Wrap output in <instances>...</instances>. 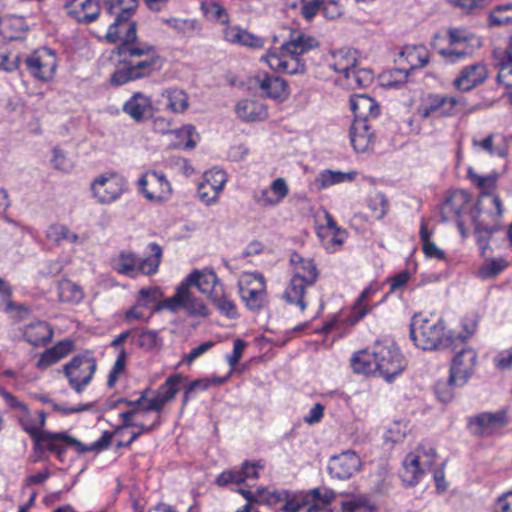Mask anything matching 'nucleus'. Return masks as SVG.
Masks as SVG:
<instances>
[{"mask_svg": "<svg viewBox=\"0 0 512 512\" xmlns=\"http://www.w3.org/2000/svg\"><path fill=\"white\" fill-rule=\"evenodd\" d=\"M137 33L130 28L128 35H123L115 53L123 58L124 67L117 69L111 76V82L122 85L129 81L149 77L162 67V60L154 46L136 43Z\"/></svg>", "mask_w": 512, "mask_h": 512, "instance_id": "obj_1", "label": "nucleus"}, {"mask_svg": "<svg viewBox=\"0 0 512 512\" xmlns=\"http://www.w3.org/2000/svg\"><path fill=\"white\" fill-rule=\"evenodd\" d=\"M468 177L481 189L474 225L477 242L480 245L481 254L484 255L490 235L498 230V219L503 212L500 198L491 194L496 188L498 176L497 174L480 176L472 168H469Z\"/></svg>", "mask_w": 512, "mask_h": 512, "instance_id": "obj_2", "label": "nucleus"}, {"mask_svg": "<svg viewBox=\"0 0 512 512\" xmlns=\"http://www.w3.org/2000/svg\"><path fill=\"white\" fill-rule=\"evenodd\" d=\"M318 47L319 42L315 37L295 30L291 32L289 40L282 43L278 49H270L260 60L275 72L302 74L306 67L300 56Z\"/></svg>", "mask_w": 512, "mask_h": 512, "instance_id": "obj_3", "label": "nucleus"}, {"mask_svg": "<svg viewBox=\"0 0 512 512\" xmlns=\"http://www.w3.org/2000/svg\"><path fill=\"white\" fill-rule=\"evenodd\" d=\"M19 422L24 431L33 439L35 451L42 452L47 449L59 458L65 452L64 446H74L79 452L104 450L110 445L113 436L109 431H104L100 439L87 446L65 433L39 430L37 421L31 418L29 410L19 416Z\"/></svg>", "mask_w": 512, "mask_h": 512, "instance_id": "obj_4", "label": "nucleus"}, {"mask_svg": "<svg viewBox=\"0 0 512 512\" xmlns=\"http://www.w3.org/2000/svg\"><path fill=\"white\" fill-rule=\"evenodd\" d=\"M472 112L467 98L456 94L428 93L418 107L422 119L451 118Z\"/></svg>", "mask_w": 512, "mask_h": 512, "instance_id": "obj_5", "label": "nucleus"}, {"mask_svg": "<svg viewBox=\"0 0 512 512\" xmlns=\"http://www.w3.org/2000/svg\"><path fill=\"white\" fill-rule=\"evenodd\" d=\"M445 333L442 319L436 315L415 314L410 322V338L423 350H434L441 344Z\"/></svg>", "mask_w": 512, "mask_h": 512, "instance_id": "obj_6", "label": "nucleus"}, {"mask_svg": "<svg viewBox=\"0 0 512 512\" xmlns=\"http://www.w3.org/2000/svg\"><path fill=\"white\" fill-rule=\"evenodd\" d=\"M151 255L144 259H138L135 254L122 252L113 259V268L121 274L136 277L139 274L152 275L158 270L162 257V248L156 244L149 245Z\"/></svg>", "mask_w": 512, "mask_h": 512, "instance_id": "obj_7", "label": "nucleus"}, {"mask_svg": "<svg viewBox=\"0 0 512 512\" xmlns=\"http://www.w3.org/2000/svg\"><path fill=\"white\" fill-rule=\"evenodd\" d=\"M105 7L110 15L115 16L105 36L108 42H118L123 35H128L130 28L137 33L136 23L131 21V16L138 7L137 0H105Z\"/></svg>", "mask_w": 512, "mask_h": 512, "instance_id": "obj_8", "label": "nucleus"}, {"mask_svg": "<svg viewBox=\"0 0 512 512\" xmlns=\"http://www.w3.org/2000/svg\"><path fill=\"white\" fill-rule=\"evenodd\" d=\"M435 459V449L427 444H420L406 456L401 472L402 480L408 485H415L424 473L431 470Z\"/></svg>", "mask_w": 512, "mask_h": 512, "instance_id": "obj_9", "label": "nucleus"}, {"mask_svg": "<svg viewBox=\"0 0 512 512\" xmlns=\"http://www.w3.org/2000/svg\"><path fill=\"white\" fill-rule=\"evenodd\" d=\"M96 369L97 362L89 353L74 356L63 367L70 387L77 393H81L91 382Z\"/></svg>", "mask_w": 512, "mask_h": 512, "instance_id": "obj_10", "label": "nucleus"}, {"mask_svg": "<svg viewBox=\"0 0 512 512\" xmlns=\"http://www.w3.org/2000/svg\"><path fill=\"white\" fill-rule=\"evenodd\" d=\"M376 357V372L386 381H391L406 367V362L400 350L394 345L374 344Z\"/></svg>", "mask_w": 512, "mask_h": 512, "instance_id": "obj_11", "label": "nucleus"}, {"mask_svg": "<svg viewBox=\"0 0 512 512\" xmlns=\"http://www.w3.org/2000/svg\"><path fill=\"white\" fill-rule=\"evenodd\" d=\"M239 292L248 309L258 311L267 303L266 282L262 274L244 273L239 281Z\"/></svg>", "mask_w": 512, "mask_h": 512, "instance_id": "obj_12", "label": "nucleus"}, {"mask_svg": "<svg viewBox=\"0 0 512 512\" xmlns=\"http://www.w3.org/2000/svg\"><path fill=\"white\" fill-rule=\"evenodd\" d=\"M158 308H167L172 312L183 309L188 315L194 317L209 315L207 306L202 300L193 296L191 288L187 287V284H180L176 293L172 297L164 299V302Z\"/></svg>", "mask_w": 512, "mask_h": 512, "instance_id": "obj_13", "label": "nucleus"}, {"mask_svg": "<svg viewBox=\"0 0 512 512\" xmlns=\"http://www.w3.org/2000/svg\"><path fill=\"white\" fill-rule=\"evenodd\" d=\"M125 189V178L116 172H105L97 176L91 183L93 196L101 204L114 202Z\"/></svg>", "mask_w": 512, "mask_h": 512, "instance_id": "obj_14", "label": "nucleus"}, {"mask_svg": "<svg viewBox=\"0 0 512 512\" xmlns=\"http://www.w3.org/2000/svg\"><path fill=\"white\" fill-rule=\"evenodd\" d=\"M28 71L42 81L51 80L56 72L57 58L53 50L42 47L35 50L25 60Z\"/></svg>", "mask_w": 512, "mask_h": 512, "instance_id": "obj_15", "label": "nucleus"}, {"mask_svg": "<svg viewBox=\"0 0 512 512\" xmlns=\"http://www.w3.org/2000/svg\"><path fill=\"white\" fill-rule=\"evenodd\" d=\"M138 184L144 196L150 201L163 202L172 194L171 185L165 175L154 170L146 172Z\"/></svg>", "mask_w": 512, "mask_h": 512, "instance_id": "obj_16", "label": "nucleus"}, {"mask_svg": "<svg viewBox=\"0 0 512 512\" xmlns=\"http://www.w3.org/2000/svg\"><path fill=\"white\" fill-rule=\"evenodd\" d=\"M449 46L440 50V54L451 62L472 53L470 43L476 40L474 34L464 28H449L447 30Z\"/></svg>", "mask_w": 512, "mask_h": 512, "instance_id": "obj_17", "label": "nucleus"}, {"mask_svg": "<svg viewBox=\"0 0 512 512\" xmlns=\"http://www.w3.org/2000/svg\"><path fill=\"white\" fill-rule=\"evenodd\" d=\"M476 360L477 354L473 349H461L452 360L449 385H464L474 372Z\"/></svg>", "mask_w": 512, "mask_h": 512, "instance_id": "obj_18", "label": "nucleus"}, {"mask_svg": "<svg viewBox=\"0 0 512 512\" xmlns=\"http://www.w3.org/2000/svg\"><path fill=\"white\" fill-rule=\"evenodd\" d=\"M509 423L506 411L500 410L494 413H479L469 421V427L473 434L486 437L490 436Z\"/></svg>", "mask_w": 512, "mask_h": 512, "instance_id": "obj_19", "label": "nucleus"}, {"mask_svg": "<svg viewBox=\"0 0 512 512\" xmlns=\"http://www.w3.org/2000/svg\"><path fill=\"white\" fill-rule=\"evenodd\" d=\"M182 382L183 377L181 374L169 376L154 392L153 397L149 398L146 406L149 412L154 411L156 415L161 416L165 405L171 402L180 391Z\"/></svg>", "mask_w": 512, "mask_h": 512, "instance_id": "obj_20", "label": "nucleus"}, {"mask_svg": "<svg viewBox=\"0 0 512 512\" xmlns=\"http://www.w3.org/2000/svg\"><path fill=\"white\" fill-rule=\"evenodd\" d=\"M360 466V457L354 451L347 450L330 458L328 471L332 477L345 480L352 477Z\"/></svg>", "mask_w": 512, "mask_h": 512, "instance_id": "obj_21", "label": "nucleus"}, {"mask_svg": "<svg viewBox=\"0 0 512 512\" xmlns=\"http://www.w3.org/2000/svg\"><path fill=\"white\" fill-rule=\"evenodd\" d=\"M251 81L261 91L262 95L268 98L281 102L289 95L287 82L278 76L259 72Z\"/></svg>", "mask_w": 512, "mask_h": 512, "instance_id": "obj_22", "label": "nucleus"}, {"mask_svg": "<svg viewBox=\"0 0 512 512\" xmlns=\"http://www.w3.org/2000/svg\"><path fill=\"white\" fill-rule=\"evenodd\" d=\"M487 78V68L484 64L475 63L461 69L453 80V87L460 92H468L484 83Z\"/></svg>", "mask_w": 512, "mask_h": 512, "instance_id": "obj_23", "label": "nucleus"}, {"mask_svg": "<svg viewBox=\"0 0 512 512\" xmlns=\"http://www.w3.org/2000/svg\"><path fill=\"white\" fill-rule=\"evenodd\" d=\"M64 8L71 18L82 23H91L100 15L97 0H65Z\"/></svg>", "mask_w": 512, "mask_h": 512, "instance_id": "obj_24", "label": "nucleus"}, {"mask_svg": "<svg viewBox=\"0 0 512 512\" xmlns=\"http://www.w3.org/2000/svg\"><path fill=\"white\" fill-rule=\"evenodd\" d=\"M289 194L287 181L278 177L272 181L268 188L255 193L253 198L256 203L263 207H274L280 204Z\"/></svg>", "mask_w": 512, "mask_h": 512, "instance_id": "obj_25", "label": "nucleus"}, {"mask_svg": "<svg viewBox=\"0 0 512 512\" xmlns=\"http://www.w3.org/2000/svg\"><path fill=\"white\" fill-rule=\"evenodd\" d=\"M123 111L136 122L145 121L153 116L151 98L135 92L123 105Z\"/></svg>", "mask_w": 512, "mask_h": 512, "instance_id": "obj_26", "label": "nucleus"}, {"mask_svg": "<svg viewBox=\"0 0 512 512\" xmlns=\"http://www.w3.org/2000/svg\"><path fill=\"white\" fill-rule=\"evenodd\" d=\"M181 284H187V287H197L203 293L211 296L215 289L221 288L223 284L220 283L216 273L212 270H194L190 273Z\"/></svg>", "mask_w": 512, "mask_h": 512, "instance_id": "obj_27", "label": "nucleus"}, {"mask_svg": "<svg viewBox=\"0 0 512 512\" xmlns=\"http://www.w3.org/2000/svg\"><path fill=\"white\" fill-rule=\"evenodd\" d=\"M350 141L356 152H366L374 143V132L366 120L355 119L350 128Z\"/></svg>", "mask_w": 512, "mask_h": 512, "instance_id": "obj_28", "label": "nucleus"}, {"mask_svg": "<svg viewBox=\"0 0 512 512\" xmlns=\"http://www.w3.org/2000/svg\"><path fill=\"white\" fill-rule=\"evenodd\" d=\"M336 494L328 488H314L303 497V504L308 505L307 512H330L329 506L335 500Z\"/></svg>", "mask_w": 512, "mask_h": 512, "instance_id": "obj_29", "label": "nucleus"}, {"mask_svg": "<svg viewBox=\"0 0 512 512\" xmlns=\"http://www.w3.org/2000/svg\"><path fill=\"white\" fill-rule=\"evenodd\" d=\"M262 468L263 465H261L259 462H244L242 468L238 471L231 470L221 473L217 477L216 483L219 486H224L229 483L240 484L249 479H257L259 476L258 469Z\"/></svg>", "mask_w": 512, "mask_h": 512, "instance_id": "obj_30", "label": "nucleus"}, {"mask_svg": "<svg viewBox=\"0 0 512 512\" xmlns=\"http://www.w3.org/2000/svg\"><path fill=\"white\" fill-rule=\"evenodd\" d=\"M53 328L44 321L27 324L23 328L24 339L34 347L45 346L53 338Z\"/></svg>", "mask_w": 512, "mask_h": 512, "instance_id": "obj_31", "label": "nucleus"}, {"mask_svg": "<svg viewBox=\"0 0 512 512\" xmlns=\"http://www.w3.org/2000/svg\"><path fill=\"white\" fill-rule=\"evenodd\" d=\"M224 39L232 44H238L252 49L264 46V39L248 32L239 26H228L223 30Z\"/></svg>", "mask_w": 512, "mask_h": 512, "instance_id": "obj_32", "label": "nucleus"}, {"mask_svg": "<svg viewBox=\"0 0 512 512\" xmlns=\"http://www.w3.org/2000/svg\"><path fill=\"white\" fill-rule=\"evenodd\" d=\"M74 350V342L70 339H64L56 343L53 347L45 350L38 359L36 367L44 370L57 363Z\"/></svg>", "mask_w": 512, "mask_h": 512, "instance_id": "obj_33", "label": "nucleus"}, {"mask_svg": "<svg viewBox=\"0 0 512 512\" xmlns=\"http://www.w3.org/2000/svg\"><path fill=\"white\" fill-rule=\"evenodd\" d=\"M235 111L239 118L247 122L262 121L268 116L266 106L254 99L240 100L236 105Z\"/></svg>", "mask_w": 512, "mask_h": 512, "instance_id": "obj_34", "label": "nucleus"}, {"mask_svg": "<svg viewBox=\"0 0 512 512\" xmlns=\"http://www.w3.org/2000/svg\"><path fill=\"white\" fill-rule=\"evenodd\" d=\"M350 108L355 119H363L368 122L369 118H375L379 114V106L376 101L365 94L354 95L350 98Z\"/></svg>", "mask_w": 512, "mask_h": 512, "instance_id": "obj_35", "label": "nucleus"}, {"mask_svg": "<svg viewBox=\"0 0 512 512\" xmlns=\"http://www.w3.org/2000/svg\"><path fill=\"white\" fill-rule=\"evenodd\" d=\"M469 194L464 190L453 191L441 206V215L444 221L458 216L469 203Z\"/></svg>", "mask_w": 512, "mask_h": 512, "instance_id": "obj_36", "label": "nucleus"}, {"mask_svg": "<svg viewBox=\"0 0 512 512\" xmlns=\"http://www.w3.org/2000/svg\"><path fill=\"white\" fill-rule=\"evenodd\" d=\"M226 181V173L221 169L213 168L205 172L203 182L210 186L211 192H202V201L206 204L214 202L223 190Z\"/></svg>", "mask_w": 512, "mask_h": 512, "instance_id": "obj_37", "label": "nucleus"}, {"mask_svg": "<svg viewBox=\"0 0 512 512\" xmlns=\"http://www.w3.org/2000/svg\"><path fill=\"white\" fill-rule=\"evenodd\" d=\"M472 144L491 156L504 158L508 153V140L501 134H490L482 140L473 139Z\"/></svg>", "mask_w": 512, "mask_h": 512, "instance_id": "obj_38", "label": "nucleus"}, {"mask_svg": "<svg viewBox=\"0 0 512 512\" xmlns=\"http://www.w3.org/2000/svg\"><path fill=\"white\" fill-rule=\"evenodd\" d=\"M336 72L344 74L349 84L355 87H366L373 81V74L368 69H356L350 65H342L341 60L334 64Z\"/></svg>", "mask_w": 512, "mask_h": 512, "instance_id": "obj_39", "label": "nucleus"}, {"mask_svg": "<svg viewBox=\"0 0 512 512\" xmlns=\"http://www.w3.org/2000/svg\"><path fill=\"white\" fill-rule=\"evenodd\" d=\"M308 285L307 282H304L303 276L294 274L284 291V299L289 303L296 304L302 311L305 310L306 302L304 301V293Z\"/></svg>", "mask_w": 512, "mask_h": 512, "instance_id": "obj_40", "label": "nucleus"}, {"mask_svg": "<svg viewBox=\"0 0 512 512\" xmlns=\"http://www.w3.org/2000/svg\"><path fill=\"white\" fill-rule=\"evenodd\" d=\"M209 299L223 316L229 319H235L238 317L237 306L235 302L230 298V296L225 292L223 286L221 288L215 289L212 295L209 296Z\"/></svg>", "mask_w": 512, "mask_h": 512, "instance_id": "obj_41", "label": "nucleus"}, {"mask_svg": "<svg viewBox=\"0 0 512 512\" xmlns=\"http://www.w3.org/2000/svg\"><path fill=\"white\" fill-rule=\"evenodd\" d=\"M161 96L167 100L166 108L173 113H184L189 107V97L183 89L169 88Z\"/></svg>", "mask_w": 512, "mask_h": 512, "instance_id": "obj_42", "label": "nucleus"}, {"mask_svg": "<svg viewBox=\"0 0 512 512\" xmlns=\"http://www.w3.org/2000/svg\"><path fill=\"white\" fill-rule=\"evenodd\" d=\"M351 366L354 372L359 374L376 373V357L374 354V347L372 350H361L353 355L351 358Z\"/></svg>", "mask_w": 512, "mask_h": 512, "instance_id": "obj_43", "label": "nucleus"}, {"mask_svg": "<svg viewBox=\"0 0 512 512\" xmlns=\"http://www.w3.org/2000/svg\"><path fill=\"white\" fill-rule=\"evenodd\" d=\"M355 172L343 173L340 171L324 170L318 174L314 180V185L318 190L326 189L331 185L339 184L345 181H353Z\"/></svg>", "mask_w": 512, "mask_h": 512, "instance_id": "obj_44", "label": "nucleus"}, {"mask_svg": "<svg viewBox=\"0 0 512 512\" xmlns=\"http://www.w3.org/2000/svg\"><path fill=\"white\" fill-rule=\"evenodd\" d=\"M58 295L62 302L78 304L84 298V292L78 284L69 279H62L58 283Z\"/></svg>", "mask_w": 512, "mask_h": 512, "instance_id": "obj_45", "label": "nucleus"}, {"mask_svg": "<svg viewBox=\"0 0 512 512\" xmlns=\"http://www.w3.org/2000/svg\"><path fill=\"white\" fill-rule=\"evenodd\" d=\"M162 296L163 293L158 287L143 288L138 293V305H142L143 308H148L154 311H161L164 308L158 307L164 302V300H161Z\"/></svg>", "mask_w": 512, "mask_h": 512, "instance_id": "obj_46", "label": "nucleus"}, {"mask_svg": "<svg viewBox=\"0 0 512 512\" xmlns=\"http://www.w3.org/2000/svg\"><path fill=\"white\" fill-rule=\"evenodd\" d=\"M512 23V4L496 6L488 15L490 27L503 26Z\"/></svg>", "mask_w": 512, "mask_h": 512, "instance_id": "obj_47", "label": "nucleus"}, {"mask_svg": "<svg viewBox=\"0 0 512 512\" xmlns=\"http://www.w3.org/2000/svg\"><path fill=\"white\" fill-rule=\"evenodd\" d=\"M370 217L374 220H381L389 210V201L384 194L377 193L368 200Z\"/></svg>", "mask_w": 512, "mask_h": 512, "instance_id": "obj_48", "label": "nucleus"}, {"mask_svg": "<svg viewBox=\"0 0 512 512\" xmlns=\"http://www.w3.org/2000/svg\"><path fill=\"white\" fill-rule=\"evenodd\" d=\"M47 237L56 243L76 242L78 235L63 224H53L47 229Z\"/></svg>", "mask_w": 512, "mask_h": 512, "instance_id": "obj_49", "label": "nucleus"}, {"mask_svg": "<svg viewBox=\"0 0 512 512\" xmlns=\"http://www.w3.org/2000/svg\"><path fill=\"white\" fill-rule=\"evenodd\" d=\"M376 292L374 288L367 287L365 288L362 293L360 294L359 298L355 302L351 315H350V321L351 322H357L360 319H362L369 311V306L366 304V301L369 299L371 295H373Z\"/></svg>", "mask_w": 512, "mask_h": 512, "instance_id": "obj_50", "label": "nucleus"}, {"mask_svg": "<svg viewBox=\"0 0 512 512\" xmlns=\"http://www.w3.org/2000/svg\"><path fill=\"white\" fill-rule=\"evenodd\" d=\"M420 239L422 242V249L424 254L429 258H435L438 260L445 259V252L437 247V245L430 240V233L428 232L426 225L421 224Z\"/></svg>", "mask_w": 512, "mask_h": 512, "instance_id": "obj_51", "label": "nucleus"}, {"mask_svg": "<svg viewBox=\"0 0 512 512\" xmlns=\"http://www.w3.org/2000/svg\"><path fill=\"white\" fill-rule=\"evenodd\" d=\"M165 23L178 34L186 37L194 35L199 30L197 21L192 19L170 18L166 19Z\"/></svg>", "mask_w": 512, "mask_h": 512, "instance_id": "obj_52", "label": "nucleus"}, {"mask_svg": "<svg viewBox=\"0 0 512 512\" xmlns=\"http://www.w3.org/2000/svg\"><path fill=\"white\" fill-rule=\"evenodd\" d=\"M136 344L146 351H153L159 350L162 347L163 340L157 331L148 330L137 336Z\"/></svg>", "mask_w": 512, "mask_h": 512, "instance_id": "obj_53", "label": "nucleus"}, {"mask_svg": "<svg viewBox=\"0 0 512 512\" xmlns=\"http://www.w3.org/2000/svg\"><path fill=\"white\" fill-rule=\"evenodd\" d=\"M406 58L411 68H421L428 63L429 54L424 46H416L406 51Z\"/></svg>", "mask_w": 512, "mask_h": 512, "instance_id": "obj_54", "label": "nucleus"}, {"mask_svg": "<svg viewBox=\"0 0 512 512\" xmlns=\"http://www.w3.org/2000/svg\"><path fill=\"white\" fill-rule=\"evenodd\" d=\"M202 10L205 16L212 21H219L220 23L228 22V15L225 8L217 2H204Z\"/></svg>", "mask_w": 512, "mask_h": 512, "instance_id": "obj_55", "label": "nucleus"}, {"mask_svg": "<svg viewBox=\"0 0 512 512\" xmlns=\"http://www.w3.org/2000/svg\"><path fill=\"white\" fill-rule=\"evenodd\" d=\"M149 410L146 408H132L128 411L121 412L119 417L122 419V424L117 427L116 433H120L124 428L134 427L140 423L135 418L137 415L149 414Z\"/></svg>", "mask_w": 512, "mask_h": 512, "instance_id": "obj_56", "label": "nucleus"}, {"mask_svg": "<svg viewBox=\"0 0 512 512\" xmlns=\"http://www.w3.org/2000/svg\"><path fill=\"white\" fill-rule=\"evenodd\" d=\"M284 492L269 490L267 488H258L256 491L255 503L274 506L284 500Z\"/></svg>", "mask_w": 512, "mask_h": 512, "instance_id": "obj_57", "label": "nucleus"}, {"mask_svg": "<svg viewBox=\"0 0 512 512\" xmlns=\"http://www.w3.org/2000/svg\"><path fill=\"white\" fill-rule=\"evenodd\" d=\"M294 274L303 276L304 282L308 284H314L318 276L316 267L311 260H300V262L295 265Z\"/></svg>", "mask_w": 512, "mask_h": 512, "instance_id": "obj_58", "label": "nucleus"}, {"mask_svg": "<svg viewBox=\"0 0 512 512\" xmlns=\"http://www.w3.org/2000/svg\"><path fill=\"white\" fill-rule=\"evenodd\" d=\"M127 357H128V353L126 352V350L124 348H121L119 350V354L116 358V361L112 367V370L110 371L109 376H108L107 385L110 388L114 387L115 383L118 380L119 374H121L124 371Z\"/></svg>", "mask_w": 512, "mask_h": 512, "instance_id": "obj_59", "label": "nucleus"}, {"mask_svg": "<svg viewBox=\"0 0 512 512\" xmlns=\"http://www.w3.org/2000/svg\"><path fill=\"white\" fill-rule=\"evenodd\" d=\"M507 265V261L502 258L492 259L486 262L480 268V274L484 278L495 277L496 275L501 273L507 267Z\"/></svg>", "mask_w": 512, "mask_h": 512, "instance_id": "obj_60", "label": "nucleus"}, {"mask_svg": "<svg viewBox=\"0 0 512 512\" xmlns=\"http://www.w3.org/2000/svg\"><path fill=\"white\" fill-rule=\"evenodd\" d=\"M449 3L467 13L481 10L492 3L493 0H448Z\"/></svg>", "mask_w": 512, "mask_h": 512, "instance_id": "obj_61", "label": "nucleus"}, {"mask_svg": "<svg viewBox=\"0 0 512 512\" xmlns=\"http://www.w3.org/2000/svg\"><path fill=\"white\" fill-rule=\"evenodd\" d=\"M162 423V418L160 415H155L152 422L150 424H145L144 422L138 423L136 428H139L138 431H133L130 439L126 442V445H131L138 437L142 434L150 433L151 431L157 429Z\"/></svg>", "mask_w": 512, "mask_h": 512, "instance_id": "obj_62", "label": "nucleus"}, {"mask_svg": "<svg viewBox=\"0 0 512 512\" xmlns=\"http://www.w3.org/2000/svg\"><path fill=\"white\" fill-rule=\"evenodd\" d=\"M498 82L507 88H512V61H498Z\"/></svg>", "mask_w": 512, "mask_h": 512, "instance_id": "obj_63", "label": "nucleus"}, {"mask_svg": "<svg viewBox=\"0 0 512 512\" xmlns=\"http://www.w3.org/2000/svg\"><path fill=\"white\" fill-rule=\"evenodd\" d=\"M370 507L369 499L366 496L359 495L342 503L344 512H358L361 509Z\"/></svg>", "mask_w": 512, "mask_h": 512, "instance_id": "obj_64", "label": "nucleus"}]
</instances>
